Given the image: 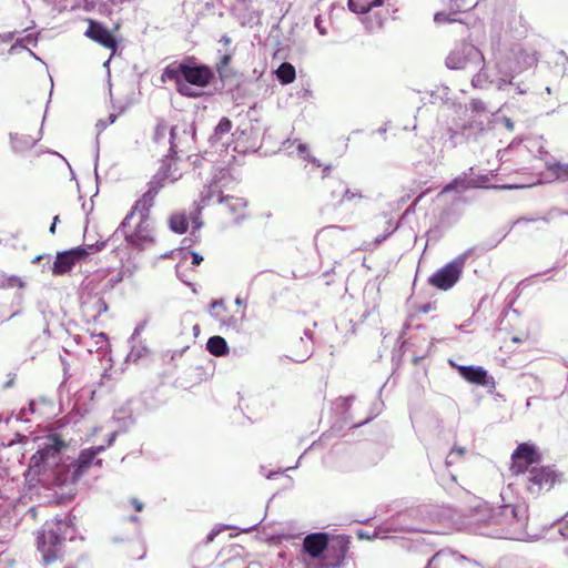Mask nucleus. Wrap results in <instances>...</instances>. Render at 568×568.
Wrapping results in <instances>:
<instances>
[{"mask_svg": "<svg viewBox=\"0 0 568 568\" xmlns=\"http://www.w3.org/2000/svg\"><path fill=\"white\" fill-rule=\"evenodd\" d=\"M518 521L517 506L505 504L494 507L493 526L509 528Z\"/></svg>", "mask_w": 568, "mask_h": 568, "instance_id": "obj_16", "label": "nucleus"}, {"mask_svg": "<svg viewBox=\"0 0 568 568\" xmlns=\"http://www.w3.org/2000/svg\"><path fill=\"white\" fill-rule=\"evenodd\" d=\"M42 258V255H38L36 256L33 260H32V263L36 264V263H39Z\"/></svg>", "mask_w": 568, "mask_h": 568, "instance_id": "obj_44", "label": "nucleus"}, {"mask_svg": "<svg viewBox=\"0 0 568 568\" xmlns=\"http://www.w3.org/2000/svg\"><path fill=\"white\" fill-rule=\"evenodd\" d=\"M554 173L558 179L568 181V163H556L554 165Z\"/></svg>", "mask_w": 568, "mask_h": 568, "instance_id": "obj_33", "label": "nucleus"}, {"mask_svg": "<svg viewBox=\"0 0 568 568\" xmlns=\"http://www.w3.org/2000/svg\"><path fill=\"white\" fill-rule=\"evenodd\" d=\"M131 504H132L133 508L135 509V511H142V509H143V504H142L139 499L133 498V499L131 500Z\"/></svg>", "mask_w": 568, "mask_h": 568, "instance_id": "obj_38", "label": "nucleus"}, {"mask_svg": "<svg viewBox=\"0 0 568 568\" xmlns=\"http://www.w3.org/2000/svg\"><path fill=\"white\" fill-rule=\"evenodd\" d=\"M181 133L187 138V126L185 123L181 125L169 126L164 121L158 122L154 129L153 139L155 142L160 143L165 140L166 135H170V152L171 154H178L181 151L182 138Z\"/></svg>", "mask_w": 568, "mask_h": 568, "instance_id": "obj_8", "label": "nucleus"}, {"mask_svg": "<svg viewBox=\"0 0 568 568\" xmlns=\"http://www.w3.org/2000/svg\"><path fill=\"white\" fill-rule=\"evenodd\" d=\"M235 303H236L237 305H240V306H241V305H243V301H242L240 297H237V298L235 300Z\"/></svg>", "mask_w": 568, "mask_h": 568, "instance_id": "obj_46", "label": "nucleus"}, {"mask_svg": "<svg viewBox=\"0 0 568 568\" xmlns=\"http://www.w3.org/2000/svg\"><path fill=\"white\" fill-rule=\"evenodd\" d=\"M511 341H513L514 343H521V342L524 341V338H523V337H518V336H514V337L511 338Z\"/></svg>", "mask_w": 568, "mask_h": 568, "instance_id": "obj_41", "label": "nucleus"}, {"mask_svg": "<svg viewBox=\"0 0 568 568\" xmlns=\"http://www.w3.org/2000/svg\"><path fill=\"white\" fill-rule=\"evenodd\" d=\"M466 561L469 560L458 552L440 550L432 557L426 568H459Z\"/></svg>", "mask_w": 568, "mask_h": 568, "instance_id": "obj_14", "label": "nucleus"}, {"mask_svg": "<svg viewBox=\"0 0 568 568\" xmlns=\"http://www.w3.org/2000/svg\"><path fill=\"white\" fill-rule=\"evenodd\" d=\"M190 254L192 257V265H194V266L200 265L201 262L203 261V257L196 252H191Z\"/></svg>", "mask_w": 568, "mask_h": 568, "instance_id": "obj_37", "label": "nucleus"}, {"mask_svg": "<svg viewBox=\"0 0 568 568\" xmlns=\"http://www.w3.org/2000/svg\"><path fill=\"white\" fill-rule=\"evenodd\" d=\"M384 0H348V8L355 13H366L375 7H379Z\"/></svg>", "mask_w": 568, "mask_h": 568, "instance_id": "obj_26", "label": "nucleus"}, {"mask_svg": "<svg viewBox=\"0 0 568 568\" xmlns=\"http://www.w3.org/2000/svg\"><path fill=\"white\" fill-rule=\"evenodd\" d=\"M161 190L162 189L158 186V182L149 181L148 190L135 201L129 214L149 216Z\"/></svg>", "mask_w": 568, "mask_h": 568, "instance_id": "obj_13", "label": "nucleus"}, {"mask_svg": "<svg viewBox=\"0 0 568 568\" xmlns=\"http://www.w3.org/2000/svg\"><path fill=\"white\" fill-rule=\"evenodd\" d=\"M59 541V536L50 530L42 531L38 536V549L42 552L43 559L49 562L55 558V545Z\"/></svg>", "mask_w": 568, "mask_h": 568, "instance_id": "obj_20", "label": "nucleus"}, {"mask_svg": "<svg viewBox=\"0 0 568 568\" xmlns=\"http://www.w3.org/2000/svg\"><path fill=\"white\" fill-rule=\"evenodd\" d=\"M509 29L519 36L526 34L529 29V22L521 12L514 11L509 21Z\"/></svg>", "mask_w": 568, "mask_h": 568, "instance_id": "obj_25", "label": "nucleus"}, {"mask_svg": "<svg viewBox=\"0 0 568 568\" xmlns=\"http://www.w3.org/2000/svg\"><path fill=\"white\" fill-rule=\"evenodd\" d=\"M542 455L531 443H520L510 456L509 471L513 476L527 475L541 462Z\"/></svg>", "mask_w": 568, "mask_h": 568, "instance_id": "obj_6", "label": "nucleus"}, {"mask_svg": "<svg viewBox=\"0 0 568 568\" xmlns=\"http://www.w3.org/2000/svg\"><path fill=\"white\" fill-rule=\"evenodd\" d=\"M114 438H115V434L113 433V434L111 435V437L109 438V440H108V446H111V445H112V443L114 442Z\"/></svg>", "mask_w": 568, "mask_h": 568, "instance_id": "obj_42", "label": "nucleus"}, {"mask_svg": "<svg viewBox=\"0 0 568 568\" xmlns=\"http://www.w3.org/2000/svg\"><path fill=\"white\" fill-rule=\"evenodd\" d=\"M105 446H95L87 449H82L78 456V458L72 464L73 473H72V481H78L89 469L91 466L95 465L98 467H102L103 460L97 458V456L104 452Z\"/></svg>", "mask_w": 568, "mask_h": 568, "instance_id": "obj_9", "label": "nucleus"}, {"mask_svg": "<svg viewBox=\"0 0 568 568\" xmlns=\"http://www.w3.org/2000/svg\"><path fill=\"white\" fill-rule=\"evenodd\" d=\"M465 453H466V450L463 447L453 448L452 452L449 453V455L447 456L446 465L447 466L453 465L455 462V457L462 458V457H464Z\"/></svg>", "mask_w": 568, "mask_h": 568, "instance_id": "obj_34", "label": "nucleus"}, {"mask_svg": "<svg viewBox=\"0 0 568 568\" xmlns=\"http://www.w3.org/2000/svg\"><path fill=\"white\" fill-rule=\"evenodd\" d=\"M67 444L57 434L47 438L43 447L37 450L30 458L28 476L38 477L53 470L61 463V452Z\"/></svg>", "mask_w": 568, "mask_h": 568, "instance_id": "obj_2", "label": "nucleus"}, {"mask_svg": "<svg viewBox=\"0 0 568 568\" xmlns=\"http://www.w3.org/2000/svg\"><path fill=\"white\" fill-rule=\"evenodd\" d=\"M71 256L73 257L74 262H79L81 260H84L89 255V248L78 246L71 250H68Z\"/></svg>", "mask_w": 568, "mask_h": 568, "instance_id": "obj_32", "label": "nucleus"}, {"mask_svg": "<svg viewBox=\"0 0 568 568\" xmlns=\"http://www.w3.org/2000/svg\"><path fill=\"white\" fill-rule=\"evenodd\" d=\"M85 37L99 43L114 53L118 48V41L114 36L100 22L89 20V27L84 32Z\"/></svg>", "mask_w": 568, "mask_h": 568, "instance_id": "obj_12", "label": "nucleus"}, {"mask_svg": "<svg viewBox=\"0 0 568 568\" xmlns=\"http://www.w3.org/2000/svg\"><path fill=\"white\" fill-rule=\"evenodd\" d=\"M349 549V540L344 536L328 537V547L323 557L326 567H339Z\"/></svg>", "mask_w": 568, "mask_h": 568, "instance_id": "obj_10", "label": "nucleus"}, {"mask_svg": "<svg viewBox=\"0 0 568 568\" xmlns=\"http://www.w3.org/2000/svg\"><path fill=\"white\" fill-rule=\"evenodd\" d=\"M223 40H224L225 43L230 42V38H227V37H224Z\"/></svg>", "mask_w": 568, "mask_h": 568, "instance_id": "obj_49", "label": "nucleus"}, {"mask_svg": "<svg viewBox=\"0 0 568 568\" xmlns=\"http://www.w3.org/2000/svg\"><path fill=\"white\" fill-rule=\"evenodd\" d=\"M493 515L494 507L489 506L487 503L480 501L469 516L468 524L493 526Z\"/></svg>", "mask_w": 568, "mask_h": 568, "instance_id": "obj_22", "label": "nucleus"}, {"mask_svg": "<svg viewBox=\"0 0 568 568\" xmlns=\"http://www.w3.org/2000/svg\"><path fill=\"white\" fill-rule=\"evenodd\" d=\"M222 202L235 222H240L247 216V202L244 199L227 195L222 199Z\"/></svg>", "mask_w": 568, "mask_h": 568, "instance_id": "obj_21", "label": "nucleus"}, {"mask_svg": "<svg viewBox=\"0 0 568 568\" xmlns=\"http://www.w3.org/2000/svg\"><path fill=\"white\" fill-rule=\"evenodd\" d=\"M232 129V122L229 118H222L215 128L214 135L221 138L227 134Z\"/></svg>", "mask_w": 568, "mask_h": 568, "instance_id": "obj_30", "label": "nucleus"}, {"mask_svg": "<svg viewBox=\"0 0 568 568\" xmlns=\"http://www.w3.org/2000/svg\"><path fill=\"white\" fill-rule=\"evenodd\" d=\"M466 264V256L458 255L453 261L438 268L428 277V284L440 291H448L460 280Z\"/></svg>", "mask_w": 568, "mask_h": 568, "instance_id": "obj_7", "label": "nucleus"}, {"mask_svg": "<svg viewBox=\"0 0 568 568\" xmlns=\"http://www.w3.org/2000/svg\"><path fill=\"white\" fill-rule=\"evenodd\" d=\"M385 239H386V235H384L382 239H377V240H376V242H377V243H381V242H382L383 240H385Z\"/></svg>", "mask_w": 568, "mask_h": 568, "instance_id": "obj_48", "label": "nucleus"}, {"mask_svg": "<svg viewBox=\"0 0 568 568\" xmlns=\"http://www.w3.org/2000/svg\"><path fill=\"white\" fill-rule=\"evenodd\" d=\"M526 55V60H527V63L529 64V67H532L537 63V59L535 58V55H529V54H525Z\"/></svg>", "mask_w": 568, "mask_h": 568, "instance_id": "obj_39", "label": "nucleus"}, {"mask_svg": "<svg viewBox=\"0 0 568 568\" xmlns=\"http://www.w3.org/2000/svg\"><path fill=\"white\" fill-rule=\"evenodd\" d=\"M175 155L169 151V154L162 160L158 171L150 180L151 182H158V186L161 189L176 182L182 176L176 166Z\"/></svg>", "mask_w": 568, "mask_h": 568, "instance_id": "obj_11", "label": "nucleus"}, {"mask_svg": "<svg viewBox=\"0 0 568 568\" xmlns=\"http://www.w3.org/2000/svg\"><path fill=\"white\" fill-rule=\"evenodd\" d=\"M276 77L282 84H290L296 78L295 68L288 62H283L276 70Z\"/></svg>", "mask_w": 568, "mask_h": 568, "instance_id": "obj_27", "label": "nucleus"}, {"mask_svg": "<svg viewBox=\"0 0 568 568\" xmlns=\"http://www.w3.org/2000/svg\"><path fill=\"white\" fill-rule=\"evenodd\" d=\"M473 7V0H450V8L454 13L467 11Z\"/></svg>", "mask_w": 568, "mask_h": 568, "instance_id": "obj_31", "label": "nucleus"}, {"mask_svg": "<svg viewBox=\"0 0 568 568\" xmlns=\"http://www.w3.org/2000/svg\"><path fill=\"white\" fill-rule=\"evenodd\" d=\"M432 310H435V305H433V304H430V303H427V304H425V305L422 307V311H423L424 313H427V312H429V311H432Z\"/></svg>", "mask_w": 568, "mask_h": 568, "instance_id": "obj_40", "label": "nucleus"}, {"mask_svg": "<svg viewBox=\"0 0 568 568\" xmlns=\"http://www.w3.org/2000/svg\"><path fill=\"white\" fill-rule=\"evenodd\" d=\"M210 312L212 317H214L222 326L236 328L242 318L243 314L237 317L229 314V308L223 300H215L211 303Z\"/></svg>", "mask_w": 568, "mask_h": 568, "instance_id": "obj_17", "label": "nucleus"}, {"mask_svg": "<svg viewBox=\"0 0 568 568\" xmlns=\"http://www.w3.org/2000/svg\"><path fill=\"white\" fill-rule=\"evenodd\" d=\"M453 14H455V13L453 12ZM450 16H452V13L437 12V13L434 16V20H435V22H437V23H445V22H454V21H457L455 18H452Z\"/></svg>", "mask_w": 568, "mask_h": 568, "instance_id": "obj_35", "label": "nucleus"}, {"mask_svg": "<svg viewBox=\"0 0 568 568\" xmlns=\"http://www.w3.org/2000/svg\"><path fill=\"white\" fill-rule=\"evenodd\" d=\"M445 63L452 70H476L483 67L484 57L474 44L464 42L449 52Z\"/></svg>", "mask_w": 568, "mask_h": 568, "instance_id": "obj_4", "label": "nucleus"}, {"mask_svg": "<svg viewBox=\"0 0 568 568\" xmlns=\"http://www.w3.org/2000/svg\"><path fill=\"white\" fill-rule=\"evenodd\" d=\"M326 178L327 181L325 182L324 187L329 193L332 200L344 202L345 200H352L357 196L347 189L346 184L342 180L337 178Z\"/></svg>", "mask_w": 568, "mask_h": 568, "instance_id": "obj_18", "label": "nucleus"}, {"mask_svg": "<svg viewBox=\"0 0 568 568\" xmlns=\"http://www.w3.org/2000/svg\"><path fill=\"white\" fill-rule=\"evenodd\" d=\"M49 231H50V233H51V234H54V233H55V225H54V223H52V224H51V226H50V230H49Z\"/></svg>", "mask_w": 568, "mask_h": 568, "instance_id": "obj_45", "label": "nucleus"}, {"mask_svg": "<svg viewBox=\"0 0 568 568\" xmlns=\"http://www.w3.org/2000/svg\"><path fill=\"white\" fill-rule=\"evenodd\" d=\"M206 349L214 356H225L230 351L226 341L219 335L207 339Z\"/></svg>", "mask_w": 568, "mask_h": 568, "instance_id": "obj_24", "label": "nucleus"}, {"mask_svg": "<svg viewBox=\"0 0 568 568\" xmlns=\"http://www.w3.org/2000/svg\"><path fill=\"white\" fill-rule=\"evenodd\" d=\"M506 126L509 129V130H513L514 128V124L510 122L509 119L506 120Z\"/></svg>", "mask_w": 568, "mask_h": 568, "instance_id": "obj_43", "label": "nucleus"}, {"mask_svg": "<svg viewBox=\"0 0 568 568\" xmlns=\"http://www.w3.org/2000/svg\"><path fill=\"white\" fill-rule=\"evenodd\" d=\"M194 58L187 59L185 62L179 63L173 62L166 65L162 73V81H174L176 83L178 92L187 98H199L201 93L193 91L184 82H182L181 75L185 82L195 87L205 88L214 79V73L209 65L205 64H193Z\"/></svg>", "mask_w": 568, "mask_h": 568, "instance_id": "obj_1", "label": "nucleus"}, {"mask_svg": "<svg viewBox=\"0 0 568 568\" xmlns=\"http://www.w3.org/2000/svg\"><path fill=\"white\" fill-rule=\"evenodd\" d=\"M561 474L552 465H538L525 476V489L531 496H540L550 491L560 483Z\"/></svg>", "mask_w": 568, "mask_h": 568, "instance_id": "obj_3", "label": "nucleus"}, {"mask_svg": "<svg viewBox=\"0 0 568 568\" xmlns=\"http://www.w3.org/2000/svg\"><path fill=\"white\" fill-rule=\"evenodd\" d=\"M328 547V535L326 532H313L303 540V549L312 559L324 557L325 549Z\"/></svg>", "mask_w": 568, "mask_h": 568, "instance_id": "obj_15", "label": "nucleus"}, {"mask_svg": "<svg viewBox=\"0 0 568 568\" xmlns=\"http://www.w3.org/2000/svg\"><path fill=\"white\" fill-rule=\"evenodd\" d=\"M58 221H59V216H54V217H53V223H54V225H55V226H57V224H58Z\"/></svg>", "mask_w": 568, "mask_h": 568, "instance_id": "obj_47", "label": "nucleus"}, {"mask_svg": "<svg viewBox=\"0 0 568 568\" xmlns=\"http://www.w3.org/2000/svg\"><path fill=\"white\" fill-rule=\"evenodd\" d=\"M470 187V182L465 178H456L448 183L442 191V193H449L453 191L464 192Z\"/></svg>", "mask_w": 568, "mask_h": 568, "instance_id": "obj_29", "label": "nucleus"}, {"mask_svg": "<svg viewBox=\"0 0 568 568\" xmlns=\"http://www.w3.org/2000/svg\"><path fill=\"white\" fill-rule=\"evenodd\" d=\"M459 375L470 384L485 386L488 383V373L480 366H455Z\"/></svg>", "mask_w": 568, "mask_h": 568, "instance_id": "obj_19", "label": "nucleus"}, {"mask_svg": "<svg viewBox=\"0 0 568 568\" xmlns=\"http://www.w3.org/2000/svg\"><path fill=\"white\" fill-rule=\"evenodd\" d=\"M169 225L173 232L178 234H183L187 231L189 221L185 214L174 213L171 215L169 220Z\"/></svg>", "mask_w": 568, "mask_h": 568, "instance_id": "obj_28", "label": "nucleus"}, {"mask_svg": "<svg viewBox=\"0 0 568 568\" xmlns=\"http://www.w3.org/2000/svg\"><path fill=\"white\" fill-rule=\"evenodd\" d=\"M231 59H232L231 54H224V55L221 58V61H220V62H219V64H217V71H219L220 73H222L223 69H225V68L230 64Z\"/></svg>", "mask_w": 568, "mask_h": 568, "instance_id": "obj_36", "label": "nucleus"}, {"mask_svg": "<svg viewBox=\"0 0 568 568\" xmlns=\"http://www.w3.org/2000/svg\"><path fill=\"white\" fill-rule=\"evenodd\" d=\"M75 265V262L69 251L59 252L55 256V260L53 262L52 266V274L53 275H63L69 273L73 266Z\"/></svg>", "mask_w": 568, "mask_h": 568, "instance_id": "obj_23", "label": "nucleus"}, {"mask_svg": "<svg viewBox=\"0 0 568 568\" xmlns=\"http://www.w3.org/2000/svg\"><path fill=\"white\" fill-rule=\"evenodd\" d=\"M136 215L128 214L121 223L120 230L129 244L142 247L154 242V231L149 216L138 215L135 226L132 222Z\"/></svg>", "mask_w": 568, "mask_h": 568, "instance_id": "obj_5", "label": "nucleus"}]
</instances>
